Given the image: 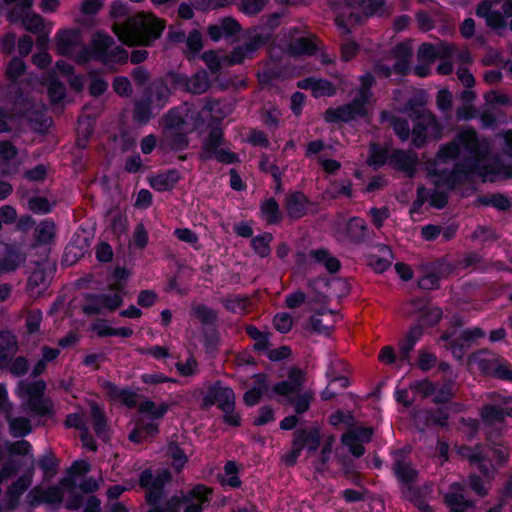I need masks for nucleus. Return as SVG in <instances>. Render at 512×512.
I'll return each mask as SVG.
<instances>
[{
    "mask_svg": "<svg viewBox=\"0 0 512 512\" xmlns=\"http://www.w3.org/2000/svg\"><path fill=\"white\" fill-rule=\"evenodd\" d=\"M170 480L169 472L164 469L156 476L150 470H145L140 475V485L146 489V499L151 506L149 512H180L185 505V512H201V505L210 499L211 490L204 485L195 486L188 495L173 496L167 503L165 510L160 509L157 503L160 499L162 488Z\"/></svg>",
    "mask_w": 512,
    "mask_h": 512,
    "instance_id": "f257e3e1",
    "label": "nucleus"
},
{
    "mask_svg": "<svg viewBox=\"0 0 512 512\" xmlns=\"http://www.w3.org/2000/svg\"><path fill=\"white\" fill-rule=\"evenodd\" d=\"M163 23L150 14L139 13L124 24H115L114 32L119 40L127 45L147 44L150 39L158 38Z\"/></svg>",
    "mask_w": 512,
    "mask_h": 512,
    "instance_id": "f03ea898",
    "label": "nucleus"
},
{
    "mask_svg": "<svg viewBox=\"0 0 512 512\" xmlns=\"http://www.w3.org/2000/svg\"><path fill=\"white\" fill-rule=\"evenodd\" d=\"M373 83L371 75L361 78V87L357 91L351 104L338 109H330L326 112L327 121H350L362 117L368 113L371 104L369 88Z\"/></svg>",
    "mask_w": 512,
    "mask_h": 512,
    "instance_id": "7ed1b4c3",
    "label": "nucleus"
},
{
    "mask_svg": "<svg viewBox=\"0 0 512 512\" xmlns=\"http://www.w3.org/2000/svg\"><path fill=\"white\" fill-rule=\"evenodd\" d=\"M303 381L304 373L301 370L294 369L289 373L288 381L281 382L273 388L274 393L292 402L299 413L308 409L312 398V394L309 392L299 395Z\"/></svg>",
    "mask_w": 512,
    "mask_h": 512,
    "instance_id": "20e7f679",
    "label": "nucleus"
},
{
    "mask_svg": "<svg viewBox=\"0 0 512 512\" xmlns=\"http://www.w3.org/2000/svg\"><path fill=\"white\" fill-rule=\"evenodd\" d=\"M167 410L168 405L166 403L156 404L150 400L144 401L140 405V413L142 415L141 424L138 425L130 434V439L134 442H141L147 437L154 435L158 429L157 424L154 422H149L144 425L145 419H159L165 415Z\"/></svg>",
    "mask_w": 512,
    "mask_h": 512,
    "instance_id": "39448f33",
    "label": "nucleus"
},
{
    "mask_svg": "<svg viewBox=\"0 0 512 512\" xmlns=\"http://www.w3.org/2000/svg\"><path fill=\"white\" fill-rule=\"evenodd\" d=\"M477 149V140L475 133L472 130L463 131L458 138V141L443 148L437 157L438 164H444L449 159L458 158L460 156L474 154Z\"/></svg>",
    "mask_w": 512,
    "mask_h": 512,
    "instance_id": "423d86ee",
    "label": "nucleus"
},
{
    "mask_svg": "<svg viewBox=\"0 0 512 512\" xmlns=\"http://www.w3.org/2000/svg\"><path fill=\"white\" fill-rule=\"evenodd\" d=\"M111 44L112 40L108 36L97 34L92 41V52L89 53V55L80 57L79 60L87 61L93 57L99 58L105 62L125 60L127 58L126 51L118 47L110 51Z\"/></svg>",
    "mask_w": 512,
    "mask_h": 512,
    "instance_id": "0eeeda50",
    "label": "nucleus"
},
{
    "mask_svg": "<svg viewBox=\"0 0 512 512\" xmlns=\"http://www.w3.org/2000/svg\"><path fill=\"white\" fill-rule=\"evenodd\" d=\"M112 294L94 295L85 306V311L101 313L103 311H114L123 303L125 292L123 289H111Z\"/></svg>",
    "mask_w": 512,
    "mask_h": 512,
    "instance_id": "6e6552de",
    "label": "nucleus"
},
{
    "mask_svg": "<svg viewBox=\"0 0 512 512\" xmlns=\"http://www.w3.org/2000/svg\"><path fill=\"white\" fill-rule=\"evenodd\" d=\"M221 132L213 130L209 136V140L204 145L203 157L215 158L220 162L232 163L235 161L236 156L225 149L221 148Z\"/></svg>",
    "mask_w": 512,
    "mask_h": 512,
    "instance_id": "1a4fd4ad",
    "label": "nucleus"
},
{
    "mask_svg": "<svg viewBox=\"0 0 512 512\" xmlns=\"http://www.w3.org/2000/svg\"><path fill=\"white\" fill-rule=\"evenodd\" d=\"M10 3H17L21 6V13L18 15L16 11L11 14V19L14 22L21 21L23 26L30 31H37L42 26V20L38 15L31 14L28 8L32 4V0H6Z\"/></svg>",
    "mask_w": 512,
    "mask_h": 512,
    "instance_id": "9d476101",
    "label": "nucleus"
},
{
    "mask_svg": "<svg viewBox=\"0 0 512 512\" xmlns=\"http://www.w3.org/2000/svg\"><path fill=\"white\" fill-rule=\"evenodd\" d=\"M372 434L370 428H357L343 435L342 441L353 455L360 456L364 453L363 443L368 442Z\"/></svg>",
    "mask_w": 512,
    "mask_h": 512,
    "instance_id": "9b49d317",
    "label": "nucleus"
},
{
    "mask_svg": "<svg viewBox=\"0 0 512 512\" xmlns=\"http://www.w3.org/2000/svg\"><path fill=\"white\" fill-rule=\"evenodd\" d=\"M168 126L174 129L189 131L191 128L196 127L195 112L189 108H181L172 111L167 118Z\"/></svg>",
    "mask_w": 512,
    "mask_h": 512,
    "instance_id": "f8f14e48",
    "label": "nucleus"
},
{
    "mask_svg": "<svg viewBox=\"0 0 512 512\" xmlns=\"http://www.w3.org/2000/svg\"><path fill=\"white\" fill-rule=\"evenodd\" d=\"M336 321V314L332 311L322 310L311 317L308 328L313 332L326 334L333 329Z\"/></svg>",
    "mask_w": 512,
    "mask_h": 512,
    "instance_id": "ddd939ff",
    "label": "nucleus"
},
{
    "mask_svg": "<svg viewBox=\"0 0 512 512\" xmlns=\"http://www.w3.org/2000/svg\"><path fill=\"white\" fill-rule=\"evenodd\" d=\"M392 252L385 246L380 245L373 249L369 255V264L376 272H384L392 262Z\"/></svg>",
    "mask_w": 512,
    "mask_h": 512,
    "instance_id": "4468645a",
    "label": "nucleus"
},
{
    "mask_svg": "<svg viewBox=\"0 0 512 512\" xmlns=\"http://www.w3.org/2000/svg\"><path fill=\"white\" fill-rule=\"evenodd\" d=\"M16 149L8 142H0V173L11 174L17 171Z\"/></svg>",
    "mask_w": 512,
    "mask_h": 512,
    "instance_id": "2eb2a0df",
    "label": "nucleus"
},
{
    "mask_svg": "<svg viewBox=\"0 0 512 512\" xmlns=\"http://www.w3.org/2000/svg\"><path fill=\"white\" fill-rule=\"evenodd\" d=\"M239 30L240 26L235 20L226 18L215 25H211L208 28V34L212 40L219 41L237 33Z\"/></svg>",
    "mask_w": 512,
    "mask_h": 512,
    "instance_id": "dca6fc26",
    "label": "nucleus"
},
{
    "mask_svg": "<svg viewBox=\"0 0 512 512\" xmlns=\"http://www.w3.org/2000/svg\"><path fill=\"white\" fill-rule=\"evenodd\" d=\"M462 486L454 483L450 486V490L445 494V502L453 512H465L470 506L462 494Z\"/></svg>",
    "mask_w": 512,
    "mask_h": 512,
    "instance_id": "f3484780",
    "label": "nucleus"
},
{
    "mask_svg": "<svg viewBox=\"0 0 512 512\" xmlns=\"http://www.w3.org/2000/svg\"><path fill=\"white\" fill-rule=\"evenodd\" d=\"M319 445V435L317 432H309V433H303L298 437V439L295 441L292 449V457L291 459H288L287 461L290 464H293L296 460V458L300 454V450L303 447H307L309 450L314 451Z\"/></svg>",
    "mask_w": 512,
    "mask_h": 512,
    "instance_id": "a211bd4d",
    "label": "nucleus"
},
{
    "mask_svg": "<svg viewBox=\"0 0 512 512\" xmlns=\"http://www.w3.org/2000/svg\"><path fill=\"white\" fill-rule=\"evenodd\" d=\"M301 87L309 89L314 97L330 96L335 88L332 84L322 79H307L301 82Z\"/></svg>",
    "mask_w": 512,
    "mask_h": 512,
    "instance_id": "6ab92c4d",
    "label": "nucleus"
},
{
    "mask_svg": "<svg viewBox=\"0 0 512 512\" xmlns=\"http://www.w3.org/2000/svg\"><path fill=\"white\" fill-rule=\"evenodd\" d=\"M255 386L244 394V402L248 406H254L267 391V380L264 375L255 376Z\"/></svg>",
    "mask_w": 512,
    "mask_h": 512,
    "instance_id": "aec40b11",
    "label": "nucleus"
},
{
    "mask_svg": "<svg viewBox=\"0 0 512 512\" xmlns=\"http://www.w3.org/2000/svg\"><path fill=\"white\" fill-rule=\"evenodd\" d=\"M179 175L176 171H168L150 178V185L158 191H167L178 182Z\"/></svg>",
    "mask_w": 512,
    "mask_h": 512,
    "instance_id": "412c9836",
    "label": "nucleus"
},
{
    "mask_svg": "<svg viewBox=\"0 0 512 512\" xmlns=\"http://www.w3.org/2000/svg\"><path fill=\"white\" fill-rule=\"evenodd\" d=\"M389 161L393 166L410 174L416 164V157L411 153L396 151L390 155Z\"/></svg>",
    "mask_w": 512,
    "mask_h": 512,
    "instance_id": "4be33fe9",
    "label": "nucleus"
},
{
    "mask_svg": "<svg viewBox=\"0 0 512 512\" xmlns=\"http://www.w3.org/2000/svg\"><path fill=\"white\" fill-rule=\"evenodd\" d=\"M213 395L222 410H229L234 407L235 394L229 387L217 384L213 388Z\"/></svg>",
    "mask_w": 512,
    "mask_h": 512,
    "instance_id": "5701e85b",
    "label": "nucleus"
},
{
    "mask_svg": "<svg viewBox=\"0 0 512 512\" xmlns=\"http://www.w3.org/2000/svg\"><path fill=\"white\" fill-rule=\"evenodd\" d=\"M419 126L422 128L420 130L414 128L413 135L415 137L414 142L419 145V142H422V135L426 137L429 134L434 133L435 131V119L429 113H423L419 118Z\"/></svg>",
    "mask_w": 512,
    "mask_h": 512,
    "instance_id": "b1692460",
    "label": "nucleus"
},
{
    "mask_svg": "<svg viewBox=\"0 0 512 512\" xmlns=\"http://www.w3.org/2000/svg\"><path fill=\"white\" fill-rule=\"evenodd\" d=\"M287 210L290 216L300 217L306 210V198L301 193H293L287 198Z\"/></svg>",
    "mask_w": 512,
    "mask_h": 512,
    "instance_id": "393cba45",
    "label": "nucleus"
},
{
    "mask_svg": "<svg viewBox=\"0 0 512 512\" xmlns=\"http://www.w3.org/2000/svg\"><path fill=\"white\" fill-rule=\"evenodd\" d=\"M219 480L223 486L238 487L241 483L238 477V467L234 462H228L223 472L219 476Z\"/></svg>",
    "mask_w": 512,
    "mask_h": 512,
    "instance_id": "a878e982",
    "label": "nucleus"
},
{
    "mask_svg": "<svg viewBox=\"0 0 512 512\" xmlns=\"http://www.w3.org/2000/svg\"><path fill=\"white\" fill-rule=\"evenodd\" d=\"M45 390V383L43 381H36L33 384L20 383L17 392L19 396L23 398H29V400L33 398H37L43 394Z\"/></svg>",
    "mask_w": 512,
    "mask_h": 512,
    "instance_id": "bb28decb",
    "label": "nucleus"
},
{
    "mask_svg": "<svg viewBox=\"0 0 512 512\" xmlns=\"http://www.w3.org/2000/svg\"><path fill=\"white\" fill-rule=\"evenodd\" d=\"M108 393L112 399L119 401L120 403H123L128 407H132L136 404L135 394L128 390L120 389L113 385H109Z\"/></svg>",
    "mask_w": 512,
    "mask_h": 512,
    "instance_id": "cd10ccee",
    "label": "nucleus"
},
{
    "mask_svg": "<svg viewBox=\"0 0 512 512\" xmlns=\"http://www.w3.org/2000/svg\"><path fill=\"white\" fill-rule=\"evenodd\" d=\"M315 263L323 265L329 272H335L339 268V261L330 256L326 251L319 250L311 254Z\"/></svg>",
    "mask_w": 512,
    "mask_h": 512,
    "instance_id": "c85d7f7f",
    "label": "nucleus"
},
{
    "mask_svg": "<svg viewBox=\"0 0 512 512\" xmlns=\"http://www.w3.org/2000/svg\"><path fill=\"white\" fill-rule=\"evenodd\" d=\"M69 508L79 510L80 512H99L100 502L94 496H88L85 504L82 500H77L69 503Z\"/></svg>",
    "mask_w": 512,
    "mask_h": 512,
    "instance_id": "c756f323",
    "label": "nucleus"
},
{
    "mask_svg": "<svg viewBox=\"0 0 512 512\" xmlns=\"http://www.w3.org/2000/svg\"><path fill=\"white\" fill-rule=\"evenodd\" d=\"M262 217L269 223H274L279 219V210L277 203L269 199L262 204Z\"/></svg>",
    "mask_w": 512,
    "mask_h": 512,
    "instance_id": "7c9ffc66",
    "label": "nucleus"
},
{
    "mask_svg": "<svg viewBox=\"0 0 512 512\" xmlns=\"http://www.w3.org/2000/svg\"><path fill=\"white\" fill-rule=\"evenodd\" d=\"M394 470L397 477L404 482H409L416 476V471L404 461L398 460Z\"/></svg>",
    "mask_w": 512,
    "mask_h": 512,
    "instance_id": "2f4dec72",
    "label": "nucleus"
},
{
    "mask_svg": "<svg viewBox=\"0 0 512 512\" xmlns=\"http://www.w3.org/2000/svg\"><path fill=\"white\" fill-rule=\"evenodd\" d=\"M273 323L277 331L287 333L293 326V319L290 314L281 312L275 315Z\"/></svg>",
    "mask_w": 512,
    "mask_h": 512,
    "instance_id": "473e14b6",
    "label": "nucleus"
},
{
    "mask_svg": "<svg viewBox=\"0 0 512 512\" xmlns=\"http://www.w3.org/2000/svg\"><path fill=\"white\" fill-rule=\"evenodd\" d=\"M271 235L270 234H264L258 237H255L252 240V246L256 253H258L260 256H266L269 254L270 248L269 244L271 242Z\"/></svg>",
    "mask_w": 512,
    "mask_h": 512,
    "instance_id": "72a5a7b5",
    "label": "nucleus"
},
{
    "mask_svg": "<svg viewBox=\"0 0 512 512\" xmlns=\"http://www.w3.org/2000/svg\"><path fill=\"white\" fill-rule=\"evenodd\" d=\"M54 232L55 227L53 223L47 221L42 222L36 229L37 240L41 243H47L53 238Z\"/></svg>",
    "mask_w": 512,
    "mask_h": 512,
    "instance_id": "f704fd0d",
    "label": "nucleus"
},
{
    "mask_svg": "<svg viewBox=\"0 0 512 512\" xmlns=\"http://www.w3.org/2000/svg\"><path fill=\"white\" fill-rule=\"evenodd\" d=\"M348 234L351 238L359 239L365 235L366 225L364 220L353 218L347 224Z\"/></svg>",
    "mask_w": 512,
    "mask_h": 512,
    "instance_id": "c9c22d12",
    "label": "nucleus"
},
{
    "mask_svg": "<svg viewBox=\"0 0 512 512\" xmlns=\"http://www.w3.org/2000/svg\"><path fill=\"white\" fill-rule=\"evenodd\" d=\"M49 281V275L44 269L39 268L35 270L29 277L30 288L39 287V289H45Z\"/></svg>",
    "mask_w": 512,
    "mask_h": 512,
    "instance_id": "e433bc0d",
    "label": "nucleus"
},
{
    "mask_svg": "<svg viewBox=\"0 0 512 512\" xmlns=\"http://www.w3.org/2000/svg\"><path fill=\"white\" fill-rule=\"evenodd\" d=\"M59 354L58 349L45 347L42 352V359L35 365L34 374H40L44 371L47 362L54 360Z\"/></svg>",
    "mask_w": 512,
    "mask_h": 512,
    "instance_id": "4c0bfd02",
    "label": "nucleus"
},
{
    "mask_svg": "<svg viewBox=\"0 0 512 512\" xmlns=\"http://www.w3.org/2000/svg\"><path fill=\"white\" fill-rule=\"evenodd\" d=\"M511 411L496 408L494 406H487L483 410L482 416L488 422L502 420L505 416H510Z\"/></svg>",
    "mask_w": 512,
    "mask_h": 512,
    "instance_id": "58836bf2",
    "label": "nucleus"
},
{
    "mask_svg": "<svg viewBox=\"0 0 512 512\" xmlns=\"http://www.w3.org/2000/svg\"><path fill=\"white\" fill-rule=\"evenodd\" d=\"M261 40L259 38H255L253 43L246 45L245 53L242 48H238L234 50L230 56V62L233 64L240 63L245 58L247 53L253 52L260 44Z\"/></svg>",
    "mask_w": 512,
    "mask_h": 512,
    "instance_id": "ea45409f",
    "label": "nucleus"
},
{
    "mask_svg": "<svg viewBox=\"0 0 512 512\" xmlns=\"http://www.w3.org/2000/svg\"><path fill=\"white\" fill-rule=\"evenodd\" d=\"M10 428L15 436H23L31 431L30 423L25 418H15L11 420Z\"/></svg>",
    "mask_w": 512,
    "mask_h": 512,
    "instance_id": "a19ab883",
    "label": "nucleus"
},
{
    "mask_svg": "<svg viewBox=\"0 0 512 512\" xmlns=\"http://www.w3.org/2000/svg\"><path fill=\"white\" fill-rule=\"evenodd\" d=\"M388 159V152L386 149H382L376 146H372L371 155L369 157V164L374 167L383 165Z\"/></svg>",
    "mask_w": 512,
    "mask_h": 512,
    "instance_id": "79ce46f5",
    "label": "nucleus"
},
{
    "mask_svg": "<svg viewBox=\"0 0 512 512\" xmlns=\"http://www.w3.org/2000/svg\"><path fill=\"white\" fill-rule=\"evenodd\" d=\"M265 4L266 0H243L240 8L244 13L253 15L260 12Z\"/></svg>",
    "mask_w": 512,
    "mask_h": 512,
    "instance_id": "37998d69",
    "label": "nucleus"
},
{
    "mask_svg": "<svg viewBox=\"0 0 512 512\" xmlns=\"http://www.w3.org/2000/svg\"><path fill=\"white\" fill-rule=\"evenodd\" d=\"M131 273L125 268H117L113 272L110 289H123L122 282L130 277Z\"/></svg>",
    "mask_w": 512,
    "mask_h": 512,
    "instance_id": "c03bdc74",
    "label": "nucleus"
},
{
    "mask_svg": "<svg viewBox=\"0 0 512 512\" xmlns=\"http://www.w3.org/2000/svg\"><path fill=\"white\" fill-rule=\"evenodd\" d=\"M168 454L173 461V466L179 470L181 469L185 463L187 462V457L184 452L177 446H170L168 448Z\"/></svg>",
    "mask_w": 512,
    "mask_h": 512,
    "instance_id": "a18cd8bd",
    "label": "nucleus"
},
{
    "mask_svg": "<svg viewBox=\"0 0 512 512\" xmlns=\"http://www.w3.org/2000/svg\"><path fill=\"white\" fill-rule=\"evenodd\" d=\"M208 87V81L205 75H197L188 83V89L196 94L204 92Z\"/></svg>",
    "mask_w": 512,
    "mask_h": 512,
    "instance_id": "49530a36",
    "label": "nucleus"
},
{
    "mask_svg": "<svg viewBox=\"0 0 512 512\" xmlns=\"http://www.w3.org/2000/svg\"><path fill=\"white\" fill-rule=\"evenodd\" d=\"M48 94L53 102H55V103L60 102L64 98V95H65V90H64L63 85H61L60 83L51 79L48 84Z\"/></svg>",
    "mask_w": 512,
    "mask_h": 512,
    "instance_id": "de8ad7c7",
    "label": "nucleus"
},
{
    "mask_svg": "<svg viewBox=\"0 0 512 512\" xmlns=\"http://www.w3.org/2000/svg\"><path fill=\"white\" fill-rule=\"evenodd\" d=\"M482 369L488 374H494L499 378L512 380V371L506 366L493 364L491 367H482Z\"/></svg>",
    "mask_w": 512,
    "mask_h": 512,
    "instance_id": "09e8293b",
    "label": "nucleus"
},
{
    "mask_svg": "<svg viewBox=\"0 0 512 512\" xmlns=\"http://www.w3.org/2000/svg\"><path fill=\"white\" fill-rule=\"evenodd\" d=\"M42 321V313L39 310L31 311L26 320V326L30 333L37 332Z\"/></svg>",
    "mask_w": 512,
    "mask_h": 512,
    "instance_id": "8fccbe9b",
    "label": "nucleus"
},
{
    "mask_svg": "<svg viewBox=\"0 0 512 512\" xmlns=\"http://www.w3.org/2000/svg\"><path fill=\"white\" fill-rule=\"evenodd\" d=\"M29 207L31 210L37 213H47L51 210V203L41 197L32 198L29 201Z\"/></svg>",
    "mask_w": 512,
    "mask_h": 512,
    "instance_id": "3c124183",
    "label": "nucleus"
},
{
    "mask_svg": "<svg viewBox=\"0 0 512 512\" xmlns=\"http://www.w3.org/2000/svg\"><path fill=\"white\" fill-rule=\"evenodd\" d=\"M452 173H448L446 169L442 171L441 175H437L436 173H430V178L432 182L438 187H450L452 184Z\"/></svg>",
    "mask_w": 512,
    "mask_h": 512,
    "instance_id": "603ef678",
    "label": "nucleus"
},
{
    "mask_svg": "<svg viewBox=\"0 0 512 512\" xmlns=\"http://www.w3.org/2000/svg\"><path fill=\"white\" fill-rule=\"evenodd\" d=\"M436 55V48L431 44H422L418 50L419 59L427 63L432 62Z\"/></svg>",
    "mask_w": 512,
    "mask_h": 512,
    "instance_id": "864d4df0",
    "label": "nucleus"
},
{
    "mask_svg": "<svg viewBox=\"0 0 512 512\" xmlns=\"http://www.w3.org/2000/svg\"><path fill=\"white\" fill-rule=\"evenodd\" d=\"M25 70L24 62L21 59H13L8 67L7 74L12 79H17Z\"/></svg>",
    "mask_w": 512,
    "mask_h": 512,
    "instance_id": "5fc2aeb1",
    "label": "nucleus"
},
{
    "mask_svg": "<svg viewBox=\"0 0 512 512\" xmlns=\"http://www.w3.org/2000/svg\"><path fill=\"white\" fill-rule=\"evenodd\" d=\"M133 244L136 247L144 248L148 243V233L143 225H138L133 235Z\"/></svg>",
    "mask_w": 512,
    "mask_h": 512,
    "instance_id": "6e6d98bb",
    "label": "nucleus"
},
{
    "mask_svg": "<svg viewBox=\"0 0 512 512\" xmlns=\"http://www.w3.org/2000/svg\"><path fill=\"white\" fill-rule=\"evenodd\" d=\"M248 300L245 297L235 296L226 301V307L233 312H242L246 309Z\"/></svg>",
    "mask_w": 512,
    "mask_h": 512,
    "instance_id": "4d7b16f0",
    "label": "nucleus"
},
{
    "mask_svg": "<svg viewBox=\"0 0 512 512\" xmlns=\"http://www.w3.org/2000/svg\"><path fill=\"white\" fill-rule=\"evenodd\" d=\"M142 381L147 385H157L171 381L170 378L159 372L146 373L141 376Z\"/></svg>",
    "mask_w": 512,
    "mask_h": 512,
    "instance_id": "13d9d810",
    "label": "nucleus"
},
{
    "mask_svg": "<svg viewBox=\"0 0 512 512\" xmlns=\"http://www.w3.org/2000/svg\"><path fill=\"white\" fill-rule=\"evenodd\" d=\"M176 237L183 242L195 245L198 242L197 235L188 228H180L175 230Z\"/></svg>",
    "mask_w": 512,
    "mask_h": 512,
    "instance_id": "bf43d9fd",
    "label": "nucleus"
},
{
    "mask_svg": "<svg viewBox=\"0 0 512 512\" xmlns=\"http://www.w3.org/2000/svg\"><path fill=\"white\" fill-rule=\"evenodd\" d=\"M306 299V296L301 291H295L286 296L285 303L290 309H295L302 305Z\"/></svg>",
    "mask_w": 512,
    "mask_h": 512,
    "instance_id": "052dcab7",
    "label": "nucleus"
},
{
    "mask_svg": "<svg viewBox=\"0 0 512 512\" xmlns=\"http://www.w3.org/2000/svg\"><path fill=\"white\" fill-rule=\"evenodd\" d=\"M114 90L121 96L128 95L131 92V85L127 78L118 77L114 80Z\"/></svg>",
    "mask_w": 512,
    "mask_h": 512,
    "instance_id": "680f3d73",
    "label": "nucleus"
},
{
    "mask_svg": "<svg viewBox=\"0 0 512 512\" xmlns=\"http://www.w3.org/2000/svg\"><path fill=\"white\" fill-rule=\"evenodd\" d=\"M313 49V44L305 38H300L292 47L293 53L296 54H310L312 53Z\"/></svg>",
    "mask_w": 512,
    "mask_h": 512,
    "instance_id": "e2e57ef3",
    "label": "nucleus"
},
{
    "mask_svg": "<svg viewBox=\"0 0 512 512\" xmlns=\"http://www.w3.org/2000/svg\"><path fill=\"white\" fill-rule=\"evenodd\" d=\"M177 369L181 375L190 376L196 372V360L193 358H189L185 363L177 364Z\"/></svg>",
    "mask_w": 512,
    "mask_h": 512,
    "instance_id": "0e129e2a",
    "label": "nucleus"
},
{
    "mask_svg": "<svg viewBox=\"0 0 512 512\" xmlns=\"http://www.w3.org/2000/svg\"><path fill=\"white\" fill-rule=\"evenodd\" d=\"M187 46L193 52H198L202 48V37L198 31H193L189 34Z\"/></svg>",
    "mask_w": 512,
    "mask_h": 512,
    "instance_id": "69168bd1",
    "label": "nucleus"
},
{
    "mask_svg": "<svg viewBox=\"0 0 512 512\" xmlns=\"http://www.w3.org/2000/svg\"><path fill=\"white\" fill-rule=\"evenodd\" d=\"M92 415L94 422V429L98 434H101L105 430L104 418L98 407H92Z\"/></svg>",
    "mask_w": 512,
    "mask_h": 512,
    "instance_id": "338daca9",
    "label": "nucleus"
},
{
    "mask_svg": "<svg viewBox=\"0 0 512 512\" xmlns=\"http://www.w3.org/2000/svg\"><path fill=\"white\" fill-rule=\"evenodd\" d=\"M156 301V294L152 291L145 290L140 292L138 296V304L142 307H150Z\"/></svg>",
    "mask_w": 512,
    "mask_h": 512,
    "instance_id": "774afa93",
    "label": "nucleus"
}]
</instances>
